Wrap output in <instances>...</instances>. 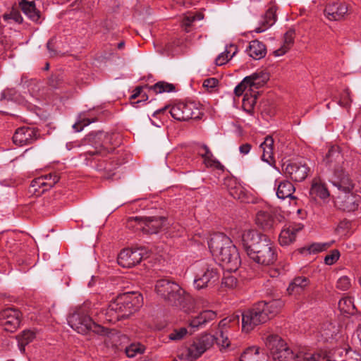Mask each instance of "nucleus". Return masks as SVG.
Here are the masks:
<instances>
[{"label":"nucleus","instance_id":"nucleus-1","mask_svg":"<svg viewBox=\"0 0 361 361\" xmlns=\"http://www.w3.org/2000/svg\"><path fill=\"white\" fill-rule=\"evenodd\" d=\"M242 245L250 259L259 264L269 266L276 261V248L266 235L246 230L242 234Z\"/></svg>","mask_w":361,"mask_h":361},{"label":"nucleus","instance_id":"nucleus-2","mask_svg":"<svg viewBox=\"0 0 361 361\" xmlns=\"http://www.w3.org/2000/svg\"><path fill=\"white\" fill-rule=\"evenodd\" d=\"M143 298L140 293L137 292H126L111 300L102 314L109 322L115 323L117 321L128 318L130 315L137 311L142 307Z\"/></svg>","mask_w":361,"mask_h":361},{"label":"nucleus","instance_id":"nucleus-3","mask_svg":"<svg viewBox=\"0 0 361 361\" xmlns=\"http://www.w3.org/2000/svg\"><path fill=\"white\" fill-rule=\"evenodd\" d=\"M208 245L212 255L221 262L226 271L234 272L238 270L241 263L239 252L228 236L221 233L214 234Z\"/></svg>","mask_w":361,"mask_h":361},{"label":"nucleus","instance_id":"nucleus-4","mask_svg":"<svg viewBox=\"0 0 361 361\" xmlns=\"http://www.w3.org/2000/svg\"><path fill=\"white\" fill-rule=\"evenodd\" d=\"M194 287L197 290L212 287L219 281L220 272L216 264L213 259H202L197 262Z\"/></svg>","mask_w":361,"mask_h":361},{"label":"nucleus","instance_id":"nucleus-5","mask_svg":"<svg viewBox=\"0 0 361 361\" xmlns=\"http://www.w3.org/2000/svg\"><path fill=\"white\" fill-rule=\"evenodd\" d=\"M69 326L78 334H86L90 331L102 335L106 334V329L94 323L88 316L83 308L77 309L68 317Z\"/></svg>","mask_w":361,"mask_h":361},{"label":"nucleus","instance_id":"nucleus-6","mask_svg":"<svg viewBox=\"0 0 361 361\" xmlns=\"http://www.w3.org/2000/svg\"><path fill=\"white\" fill-rule=\"evenodd\" d=\"M264 343L274 361H298V353L293 352L279 336L270 334L264 338Z\"/></svg>","mask_w":361,"mask_h":361},{"label":"nucleus","instance_id":"nucleus-7","mask_svg":"<svg viewBox=\"0 0 361 361\" xmlns=\"http://www.w3.org/2000/svg\"><path fill=\"white\" fill-rule=\"evenodd\" d=\"M155 290L160 297L172 305H180L184 300L185 290L178 283L167 279L158 280Z\"/></svg>","mask_w":361,"mask_h":361},{"label":"nucleus","instance_id":"nucleus-8","mask_svg":"<svg viewBox=\"0 0 361 361\" xmlns=\"http://www.w3.org/2000/svg\"><path fill=\"white\" fill-rule=\"evenodd\" d=\"M264 304L257 302L241 314L242 329L244 331L249 332L255 326L268 321V316L264 312Z\"/></svg>","mask_w":361,"mask_h":361},{"label":"nucleus","instance_id":"nucleus-9","mask_svg":"<svg viewBox=\"0 0 361 361\" xmlns=\"http://www.w3.org/2000/svg\"><path fill=\"white\" fill-rule=\"evenodd\" d=\"M164 221V218L132 216L128 220V226L142 231L146 234H154L159 231Z\"/></svg>","mask_w":361,"mask_h":361},{"label":"nucleus","instance_id":"nucleus-10","mask_svg":"<svg viewBox=\"0 0 361 361\" xmlns=\"http://www.w3.org/2000/svg\"><path fill=\"white\" fill-rule=\"evenodd\" d=\"M148 250L145 247L124 249L118 256V264L124 268H130L139 264L142 259L149 257Z\"/></svg>","mask_w":361,"mask_h":361},{"label":"nucleus","instance_id":"nucleus-11","mask_svg":"<svg viewBox=\"0 0 361 361\" xmlns=\"http://www.w3.org/2000/svg\"><path fill=\"white\" fill-rule=\"evenodd\" d=\"M214 345L212 334H205L193 341L187 349L185 356L190 361H193L200 357L207 350Z\"/></svg>","mask_w":361,"mask_h":361},{"label":"nucleus","instance_id":"nucleus-12","mask_svg":"<svg viewBox=\"0 0 361 361\" xmlns=\"http://www.w3.org/2000/svg\"><path fill=\"white\" fill-rule=\"evenodd\" d=\"M170 114L171 116L180 121H188L191 118H197L199 117V109L195 102H180L173 105Z\"/></svg>","mask_w":361,"mask_h":361},{"label":"nucleus","instance_id":"nucleus-13","mask_svg":"<svg viewBox=\"0 0 361 361\" xmlns=\"http://www.w3.org/2000/svg\"><path fill=\"white\" fill-rule=\"evenodd\" d=\"M240 322V315L233 314L222 319L219 324L218 330L215 335H212L214 338V343L224 348L228 347L230 341L228 337L227 328L235 325H238Z\"/></svg>","mask_w":361,"mask_h":361},{"label":"nucleus","instance_id":"nucleus-14","mask_svg":"<svg viewBox=\"0 0 361 361\" xmlns=\"http://www.w3.org/2000/svg\"><path fill=\"white\" fill-rule=\"evenodd\" d=\"M0 322L4 329L14 332L20 326V312L13 308H6L0 312Z\"/></svg>","mask_w":361,"mask_h":361},{"label":"nucleus","instance_id":"nucleus-15","mask_svg":"<svg viewBox=\"0 0 361 361\" xmlns=\"http://www.w3.org/2000/svg\"><path fill=\"white\" fill-rule=\"evenodd\" d=\"M360 197L352 192H338L336 195L334 204L335 206L344 212H354L358 208V202Z\"/></svg>","mask_w":361,"mask_h":361},{"label":"nucleus","instance_id":"nucleus-16","mask_svg":"<svg viewBox=\"0 0 361 361\" xmlns=\"http://www.w3.org/2000/svg\"><path fill=\"white\" fill-rule=\"evenodd\" d=\"M38 135V132L35 128L23 126L16 130L13 141L16 145L24 146L33 143L37 140Z\"/></svg>","mask_w":361,"mask_h":361},{"label":"nucleus","instance_id":"nucleus-17","mask_svg":"<svg viewBox=\"0 0 361 361\" xmlns=\"http://www.w3.org/2000/svg\"><path fill=\"white\" fill-rule=\"evenodd\" d=\"M330 181L338 188V192H352L354 188L353 181L343 169L335 170Z\"/></svg>","mask_w":361,"mask_h":361},{"label":"nucleus","instance_id":"nucleus-18","mask_svg":"<svg viewBox=\"0 0 361 361\" xmlns=\"http://www.w3.org/2000/svg\"><path fill=\"white\" fill-rule=\"evenodd\" d=\"M101 152L97 149L90 150L80 154L87 166H90L98 171H111L109 164L99 158Z\"/></svg>","mask_w":361,"mask_h":361},{"label":"nucleus","instance_id":"nucleus-19","mask_svg":"<svg viewBox=\"0 0 361 361\" xmlns=\"http://www.w3.org/2000/svg\"><path fill=\"white\" fill-rule=\"evenodd\" d=\"M309 167L305 164L302 163H290L286 165L285 173L293 180L300 182L306 178Z\"/></svg>","mask_w":361,"mask_h":361},{"label":"nucleus","instance_id":"nucleus-20","mask_svg":"<svg viewBox=\"0 0 361 361\" xmlns=\"http://www.w3.org/2000/svg\"><path fill=\"white\" fill-rule=\"evenodd\" d=\"M324 161L333 172L336 169H343L341 164L344 163V157L340 147L338 146L331 147L324 159Z\"/></svg>","mask_w":361,"mask_h":361},{"label":"nucleus","instance_id":"nucleus-21","mask_svg":"<svg viewBox=\"0 0 361 361\" xmlns=\"http://www.w3.org/2000/svg\"><path fill=\"white\" fill-rule=\"evenodd\" d=\"M303 226L300 224L286 225L281 230L279 241L281 245L287 246L293 243L296 238L298 232L302 229Z\"/></svg>","mask_w":361,"mask_h":361},{"label":"nucleus","instance_id":"nucleus-22","mask_svg":"<svg viewBox=\"0 0 361 361\" xmlns=\"http://www.w3.org/2000/svg\"><path fill=\"white\" fill-rule=\"evenodd\" d=\"M255 223L264 231L271 232L276 226V222L269 211L260 210L259 211L255 217Z\"/></svg>","mask_w":361,"mask_h":361},{"label":"nucleus","instance_id":"nucleus-23","mask_svg":"<svg viewBox=\"0 0 361 361\" xmlns=\"http://www.w3.org/2000/svg\"><path fill=\"white\" fill-rule=\"evenodd\" d=\"M276 11L277 7L276 6H270L262 16L259 27H256L255 32L257 33L263 32L274 25L276 21Z\"/></svg>","mask_w":361,"mask_h":361},{"label":"nucleus","instance_id":"nucleus-24","mask_svg":"<svg viewBox=\"0 0 361 361\" xmlns=\"http://www.w3.org/2000/svg\"><path fill=\"white\" fill-rule=\"evenodd\" d=\"M348 8L340 2L329 4L324 10L327 18L330 20H339L347 13Z\"/></svg>","mask_w":361,"mask_h":361},{"label":"nucleus","instance_id":"nucleus-25","mask_svg":"<svg viewBox=\"0 0 361 361\" xmlns=\"http://www.w3.org/2000/svg\"><path fill=\"white\" fill-rule=\"evenodd\" d=\"M276 194L278 198L285 200L286 198L295 199L293 193L295 190L292 183L287 180L275 181Z\"/></svg>","mask_w":361,"mask_h":361},{"label":"nucleus","instance_id":"nucleus-26","mask_svg":"<svg viewBox=\"0 0 361 361\" xmlns=\"http://www.w3.org/2000/svg\"><path fill=\"white\" fill-rule=\"evenodd\" d=\"M19 7L23 13L33 22L40 23V11L36 8V4L33 1L20 0Z\"/></svg>","mask_w":361,"mask_h":361},{"label":"nucleus","instance_id":"nucleus-27","mask_svg":"<svg viewBox=\"0 0 361 361\" xmlns=\"http://www.w3.org/2000/svg\"><path fill=\"white\" fill-rule=\"evenodd\" d=\"M269 75L267 72L263 71L255 72L250 75L246 76L245 80L250 85V92H254L255 90L259 89L269 80Z\"/></svg>","mask_w":361,"mask_h":361},{"label":"nucleus","instance_id":"nucleus-28","mask_svg":"<svg viewBox=\"0 0 361 361\" xmlns=\"http://www.w3.org/2000/svg\"><path fill=\"white\" fill-rule=\"evenodd\" d=\"M216 317L215 312L212 310H204L200 312L198 315L192 317L190 320V326L192 328H202L206 325L207 323L214 320Z\"/></svg>","mask_w":361,"mask_h":361},{"label":"nucleus","instance_id":"nucleus-29","mask_svg":"<svg viewBox=\"0 0 361 361\" xmlns=\"http://www.w3.org/2000/svg\"><path fill=\"white\" fill-rule=\"evenodd\" d=\"M274 139L271 136H267L264 142L260 145L263 153L262 155V161L267 162L271 166L275 163L273 153Z\"/></svg>","mask_w":361,"mask_h":361},{"label":"nucleus","instance_id":"nucleus-30","mask_svg":"<svg viewBox=\"0 0 361 361\" xmlns=\"http://www.w3.org/2000/svg\"><path fill=\"white\" fill-rule=\"evenodd\" d=\"M87 139L94 145V149H97L98 147H104L111 142V135L103 131L92 132L87 135Z\"/></svg>","mask_w":361,"mask_h":361},{"label":"nucleus","instance_id":"nucleus-31","mask_svg":"<svg viewBox=\"0 0 361 361\" xmlns=\"http://www.w3.org/2000/svg\"><path fill=\"white\" fill-rule=\"evenodd\" d=\"M246 51L251 58L255 60H259L266 56L267 49L262 42L258 40H253L250 42Z\"/></svg>","mask_w":361,"mask_h":361},{"label":"nucleus","instance_id":"nucleus-32","mask_svg":"<svg viewBox=\"0 0 361 361\" xmlns=\"http://www.w3.org/2000/svg\"><path fill=\"white\" fill-rule=\"evenodd\" d=\"M260 304H264V312L268 316V320L278 314L283 306V302L280 299L271 300L268 302L260 301Z\"/></svg>","mask_w":361,"mask_h":361},{"label":"nucleus","instance_id":"nucleus-33","mask_svg":"<svg viewBox=\"0 0 361 361\" xmlns=\"http://www.w3.org/2000/svg\"><path fill=\"white\" fill-rule=\"evenodd\" d=\"M310 195L319 197L322 200L327 199L330 195L329 192L324 184L317 179H314L312 181V187L310 188Z\"/></svg>","mask_w":361,"mask_h":361},{"label":"nucleus","instance_id":"nucleus-34","mask_svg":"<svg viewBox=\"0 0 361 361\" xmlns=\"http://www.w3.org/2000/svg\"><path fill=\"white\" fill-rule=\"evenodd\" d=\"M310 283V280L305 276H298L295 278L289 284L287 290L290 294L293 293H299L305 288Z\"/></svg>","mask_w":361,"mask_h":361},{"label":"nucleus","instance_id":"nucleus-35","mask_svg":"<svg viewBox=\"0 0 361 361\" xmlns=\"http://www.w3.org/2000/svg\"><path fill=\"white\" fill-rule=\"evenodd\" d=\"M238 51V48L234 44L226 46V50L221 53L216 59L215 63L217 66H222L231 59Z\"/></svg>","mask_w":361,"mask_h":361},{"label":"nucleus","instance_id":"nucleus-36","mask_svg":"<svg viewBox=\"0 0 361 361\" xmlns=\"http://www.w3.org/2000/svg\"><path fill=\"white\" fill-rule=\"evenodd\" d=\"M294 34L295 31L292 29L288 30L285 33L283 45L280 49L274 51V52L276 56L283 55L290 48V46L293 44L294 41Z\"/></svg>","mask_w":361,"mask_h":361},{"label":"nucleus","instance_id":"nucleus-37","mask_svg":"<svg viewBox=\"0 0 361 361\" xmlns=\"http://www.w3.org/2000/svg\"><path fill=\"white\" fill-rule=\"evenodd\" d=\"M34 338V332L30 330H25L17 336L18 346L21 352L25 351V346L30 343Z\"/></svg>","mask_w":361,"mask_h":361},{"label":"nucleus","instance_id":"nucleus-38","mask_svg":"<svg viewBox=\"0 0 361 361\" xmlns=\"http://www.w3.org/2000/svg\"><path fill=\"white\" fill-rule=\"evenodd\" d=\"M259 348L257 346H251L247 348L241 355L239 361H258Z\"/></svg>","mask_w":361,"mask_h":361},{"label":"nucleus","instance_id":"nucleus-39","mask_svg":"<svg viewBox=\"0 0 361 361\" xmlns=\"http://www.w3.org/2000/svg\"><path fill=\"white\" fill-rule=\"evenodd\" d=\"M149 89L154 91L156 94H161L175 91V86L171 83L160 81L149 87Z\"/></svg>","mask_w":361,"mask_h":361},{"label":"nucleus","instance_id":"nucleus-40","mask_svg":"<svg viewBox=\"0 0 361 361\" xmlns=\"http://www.w3.org/2000/svg\"><path fill=\"white\" fill-rule=\"evenodd\" d=\"M204 16L201 13H191L185 16L182 21V25L187 30L188 27L193 25V23L196 21H200L202 20Z\"/></svg>","mask_w":361,"mask_h":361},{"label":"nucleus","instance_id":"nucleus-41","mask_svg":"<svg viewBox=\"0 0 361 361\" xmlns=\"http://www.w3.org/2000/svg\"><path fill=\"white\" fill-rule=\"evenodd\" d=\"M329 357H322L319 354L317 353H298V361H325Z\"/></svg>","mask_w":361,"mask_h":361},{"label":"nucleus","instance_id":"nucleus-42","mask_svg":"<svg viewBox=\"0 0 361 361\" xmlns=\"http://www.w3.org/2000/svg\"><path fill=\"white\" fill-rule=\"evenodd\" d=\"M231 272L226 271V273L224 274L221 284L223 286L228 288H234L237 286L238 279L235 276L231 274Z\"/></svg>","mask_w":361,"mask_h":361},{"label":"nucleus","instance_id":"nucleus-43","mask_svg":"<svg viewBox=\"0 0 361 361\" xmlns=\"http://www.w3.org/2000/svg\"><path fill=\"white\" fill-rule=\"evenodd\" d=\"M145 348L140 343H132L126 348V353L128 357H133L137 354L144 352Z\"/></svg>","mask_w":361,"mask_h":361},{"label":"nucleus","instance_id":"nucleus-44","mask_svg":"<svg viewBox=\"0 0 361 361\" xmlns=\"http://www.w3.org/2000/svg\"><path fill=\"white\" fill-rule=\"evenodd\" d=\"M332 244L331 243H315L310 245L307 250L310 254H315L326 250Z\"/></svg>","mask_w":361,"mask_h":361},{"label":"nucleus","instance_id":"nucleus-45","mask_svg":"<svg viewBox=\"0 0 361 361\" xmlns=\"http://www.w3.org/2000/svg\"><path fill=\"white\" fill-rule=\"evenodd\" d=\"M338 305L341 312L347 313H349L355 307L353 300L350 298H343L339 300Z\"/></svg>","mask_w":361,"mask_h":361},{"label":"nucleus","instance_id":"nucleus-46","mask_svg":"<svg viewBox=\"0 0 361 361\" xmlns=\"http://www.w3.org/2000/svg\"><path fill=\"white\" fill-rule=\"evenodd\" d=\"M45 180L46 178H42L41 176L32 180L31 187L33 188L35 192H36L37 190L40 188H42L41 192H44L49 189L47 185L45 183Z\"/></svg>","mask_w":361,"mask_h":361},{"label":"nucleus","instance_id":"nucleus-47","mask_svg":"<svg viewBox=\"0 0 361 361\" xmlns=\"http://www.w3.org/2000/svg\"><path fill=\"white\" fill-rule=\"evenodd\" d=\"M187 329L185 327L176 329L169 335V338L171 341H180L187 334Z\"/></svg>","mask_w":361,"mask_h":361},{"label":"nucleus","instance_id":"nucleus-48","mask_svg":"<svg viewBox=\"0 0 361 361\" xmlns=\"http://www.w3.org/2000/svg\"><path fill=\"white\" fill-rule=\"evenodd\" d=\"M204 159V164L207 167H213L216 169H221L223 170L224 166L220 163L219 161H218L212 154V157H210L209 155L203 159Z\"/></svg>","mask_w":361,"mask_h":361},{"label":"nucleus","instance_id":"nucleus-49","mask_svg":"<svg viewBox=\"0 0 361 361\" xmlns=\"http://www.w3.org/2000/svg\"><path fill=\"white\" fill-rule=\"evenodd\" d=\"M142 87L140 86L136 87L135 89L133 90V93L130 96V99H135L137 97H138L139 96H142V97L145 98V99L138 100V101L133 102L132 104L134 107H137L138 104L142 103L148 99V97L146 94H142Z\"/></svg>","mask_w":361,"mask_h":361},{"label":"nucleus","instance_id":"nucleus-50","mask_svg":"<svg viewBox=\"0 0 361 361\" xmlns=\"http://www.w3.org/2000/svg\"><path fill=\"white\" fill-rule=\"evenodd\" d=\"M351 286L350 279L346 276H343L340 277L336 283V287L337 288L341 290H347L350 288Z\"/></svg>","mask_w":361,"mask_h":361},{"label":"nucleus","instance_id":"nucleus-51","mask_svg":"<svg viewBox=\"0 0 361 361\" xmlns=\"http://www.w3.org/2000/svg\"><path fill=\"white\" fill-rule=\"evenodd\" d=\"M250 92V85H248L245 77L234 89V93L236 96H241L245 91Z\"/></svg>","mask_w":361,"mask_h":361},{"label":"nucleus","instance_id":"nucleus-52","mask_svg":"<svg viewBox=\"0 0 361 361\" xmlns=\"http://www.w3.org/2000/svg\"><path fill=\"white\" fill-rule=\"evenodd\" d=\"M340 252L338 250H334L330 254L327 255L324 257V262L326 264L331 265L334 264L339 258Z\"/></svg>","mask_w":361,"mask_h":361},{"label":"nucleus","instance_id":"nucleus-53","mask_svg":"<svg viewBox=\"0 0 361 361\" xmlns=\"http://www.w3.org/2000/svg\"><path fill=\"white\" fill-rule=\"evenodd\" d=\"M2 99H6L15 102H18V95L14 89H7L4 90L1 96Z\"/></svg>","mask_w":361,"mask_h":361},{"label":"nucleus","instance_id":"nucleus-54","mask_svg":"<svg viewBox=\"0 0 361 361\" xmlns=\"http://www.w3.org/2000/svg\"><path fill=\"white\" fill-rule=\"evenodd\" d=\"M41 177L46 178L45 183L49 188H52L59 180V177L56 173H49Z\"/></svg>","mask_w":361,"mask_h":361},{"label":"nucleus","instance_id":"nucleus-55","mask_svg":"<svg viewBox=\"0 0 361 361\" xmlns=\"http://www.w3.org/2000/svg\"><path fill=\"white\" fill-rule=\"evenodd\" d=\"M198 154L203 159L207 157L209 155L212 157V152L209 149V147L204 144H202L198 147Z\"/></svg>","mask_w":361,"mask_h":361},{"label":"nucleus","instance_id":"nucleus-56","mask_svg":"<svg viewBox=\"0 0 361 361\" xmlns=\"http://www.w3.org/2000/svg\"><path fill=\"white\" fill-rule=\"evenodd\" d=\"M337 329L335 326H332L331 324L327 325L326 328L323 330V336H325L326 338H333L334 336L336 335Z\"/></svg>","mask_w":361,"mask_h":361},{"label":"nucleus","instance_id":"nucleus-57","mask_svg":"<svg viewBox=\"0 0 361 361\" xmlns=\"http://www.w3.org/2000/svg\"><path fill=\"white\" fill-rule=\"evenodd\" d=\"M219 80L215 78H209L204 80L203 87L207 89H212L217 86Z\"/></svg>","mask_w":361,"mask_h":361},{"label":"nucleus","instance_id":"nucleus-58","mask_svg":"<svg viewBox=\"0 0 361 361\" xmlns=\"http://www.w3.org/2000/svg\"><path fill=\"white\" fill-rule=\"evenodd\" d=\"M94 122V121H90V119H84L79 123H76L73 125V128L75 132H80L82 130L85 126H88L90 123Z\"/></svg>","mask_w":361,"mask_h":361},{"label":"nucleus","instance_id":"nucleus-59","mask_svg":"<svg viewBox=\"0 0 361 361\" xmlns=\"http://www.w3.org/2000/svg\"><path fill=\"white\" fill-rule=\"evenodd\" d=\"M257 97L256 94H255L254 95L248 96V92H246L243 99L244 104L254 106L257 102Z\"/></svg>","mask_w":361,"mask_h":361},{"label":"nucleus","instance_id":"nucleus-60","mask_svg":"<svg viewBox=\"0 0 361 361\" xmlns=\"http://www.w3.org/2000/svg\"><path fill=\"white\" fill-rule=\"evenodd\" d=\"M252 148V145L249 143H245L239 147V151L240 154L243 155L247 154Z\"/></svg>","mask_w":361,"mask_h":361},{"label":"nucleus","instance_id":"nucleus-61","mask_svg":"<svg viewBox=\"0 0 361 361\" xmlns=\"http://www.w3.org/2000/svg\"><path fill=\"white\" fill-rule=\"evenodd\" d=\"M230 194L234 199H240V194H238L236 189H231Z\"/></svg>","mask_w":361,"mask_h":361},{"label":"nucleus","instance_id":"nucleus-62","mask_svg":"<svg viewBox=\"0 0 361 361\" xmlns=\"http://www.w3.org/2000/svg\"><path fill=\"white\" fill-rule=\"evenodd\" d=\"M13 18L18 23H21L23 21L22 16L18 13H13Z\"/></svg>","mask_w":361,"mask_h":361},{"label":"nucleus","instance_id":"nucleus-63","mask_svg":"<svg viewBox=\"0 0 361 361\" xmlns=\"http://www.w3.org/2000/svg\"><path fill=\"white\" fill-rule=\"evenodd\" d=\"M51 42L49 41L47 44V47L49 51V54L51 56H53L55 55V51L51 48Z\"/></svg>","mask_w":361,"mask_h":361},{"label":"nucleus","instance_id":"nucleus-64","mask_svg":"<svg viewBox=\"0 0 361 361\" xmlns=\"http://www.w3.org/2000/svg\"><path fill=\"white\" fill-rule=\"evenodd\" d=\"M166 109H167V106H164V108H161V109H157V110H156V111L153 113L152 116H153L154 117H156L158 114H161V113H163V112H164Z\"/></svg>","mask_w":361,"mask_h":361}]
</instances>
